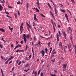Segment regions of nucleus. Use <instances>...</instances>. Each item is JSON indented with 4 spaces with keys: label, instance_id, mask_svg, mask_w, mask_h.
Listing matches in <instances>:
<instances>
[{
    "label": "nucleus",
    "instance_id": "obj_1",
    "mask_svg": "<svg viewBox=\"0 0 76 76\" xmlns=\"http://www.w3.org/2000/svg\"><path fill=\"white\" fill-rule=\"evenodd\" d=\"M52 3L53 4L54 6L55 7V8L54 10V11L56 15V16H57L58 15L57 14V8H56V6L55 5V4H54V2H53V3Z\"/></svg>",
    "mask_w": 76,
    "mask_h": 76
},
{
    "label": "nucleus",
    "instance_id": "obj_2",
    "mask_svg": "<svg viewBox=\"0 0 76 76\" xmlns=\"http://www.w3.org/2000/svg\"><path fill=\"white\" fill-rule=\"evenodd\" d=\"M39 53H40L42 54V56L44 57V55H45V52L44 50H42Z\"/></svg>",
    "mask_w": 76,
    "mask_h": 76
},
{
    "label": "nucleus",
    "instance_id": "obj_3",
    "mask_svg": "<svg viewBox=\"0 0 76 76\" xmlns=\"http://www.w3.org/2000/svg\"><path fill=\"white\" fill-rule=\"evenodd\" d=\"M23 39L24 41V42L25 44H26V38H25L26 37V34H23Z\"/></svg>",
    "mask_w": 76,
    "mask_h": 76
},
{
    "label": "nucleus",
    "instance_id": "obj_4",
    "mask_svg": "<svg viewBox=\"0 0 76 76\" xmlns=\"http://www.w3.org/2000/svg\"><path fill=\"white\" fill-rule=\"evenodd\" d=\"M62 34H63V35L64 36L65 39H67V37H66V33H65V32L64 31H62Z\"/></svg>",
    "mask_w": 76,
    "mask_h": 76
},
{
    "label": "nucleus",
    "instance_id": "obj_5",
    "mask_svg": "<svg viewBox=\"0 0 76 76\" xmlns=\"http://www.w3.org/2000/svg\"><path fill=\"white\" fill-rule=\"evenodd\" d=\"M22 47V46H21L20 45H17L14 48V50H15L16 49V48H18V47Z\"/></svg>",
    "mask_w": 76,
    "mask_h": 76
},
{
    "label": "nucleus",
    "instance_id": "obj_6",
    "mask_svg": "<svg viewBox=\"0 0 76 76\" xmlns=\"http://www.w3.org/2000/svg\"><path fill=\"white\" fill-rule=\"evenodd\" d=\"M68 48H69V50L70 51V53H71V49H70V47L71 48L72 47L71 46V45H69V44H67Z\"/></svg>",
    "mask_w": 76,
    "mask_h": 76
},
{
    "label": "nucleus",
    "instance_id": "obj_7",
    "mask_svg": "<svg viewBox=\"0 0 76 76\" xmlns=\"http://www.w3.org/2000/svg\"><path fill=\"white\" fill-rule=\"evenodd\" d=\"M34 19L35 20H36L37 22H38V20L37 19V18H36V14H34Z\"/></svg>",
    "mask_w": 76,
    "mask_h": 76
},
{
    "label": "nucleus",
    "instance_id": "obj_8",
    "mask_svg": "<svg viewBox=\"0 0 76 76\" xmlns=\"http://www.w3.org/2000/svg\"><path fill=\"white\" fill-rule=\"evenodd\" d=\"M52 53L53 54H55L57 53V52L55 51V49H53L52 52Z\"/></svg>",
    "mask_w": 76,
    "mask_h": 76
},
{
    "label": "nucleus",
    "instance_id": "obj_9",
    "mask_svg": "<svg viewBox=\"0 0 76 76\" xmlns=\"http://www.w3.org/2000/svg\"><path fill=\"white\" fill-rule=\"evenodd\" d=\"M20 32H22V31H23V27L22 26H20Z\"/></svg>",
    "mask_w": 76,
    "mask_h": 76
},
{
    "label": "nucleus",
    "instance_id": "obj_10",
    "mask_svg": "<svg viewBox=\"0 0 76 76\" xmlns=\"http://www.w3.org/2000/svg\"><path fill=\"white\" fill-rule=\"evenodd\" d=\"M59 46L61 47V48H62L63 47V46H62V43H61V42H60L59 43Z\"/></svg>",
    "mask_w": 76,
    "mask_h": 76
},
{
    "label": "nucleus",
    "instance_id": "obj_11",
    "mask_svg": "<svg viewBox=\"0 0 76 76\" xmlns=\"http://www.w3.org/2000/svg\"><path fill=\"white\" fill-rule=\"evenodd\" d=\"M0 31H2V32H4V29L1 28H0Z\"/></svg>",
    "mask_w": 76,
    "mask_h": 76
},
{
    "label": "nucleus",
    "instance_id": "obj_12",
    "mask_svg": "<svg viewBox=\"0 0 76 76\" xmlns=\"http://www.w3.org/2000/svg\"><path fill=\"white\" fill-rule=\"evenodd\" d=\"M51 22H52V23L53 26V29H54V31H55V27L54 26V23H53V21H52Z\"/></svg>",
    "mask_w": 76,
    "mask_h": 76
},
{
    "label": "nucleus",
    "instance_id": "obj_13",
    "mask_svg": "<svg viewBox=\"0 0 76 76\" xmlns=\"http://www.w3.org/2000/svg\"><path fill=\"white\" fill-rule=\"evenodd\" d=\"M60 10L63 13H65V12H66V11L64 10H62L61 9H60Z\"/></svg>",
    "mask_w": 76,
    "mask_h": 76
},
{
    "label": "nucleus",
    "instance_id": "obj_14",
    "mask_svg": "<svg viewBox=\"0 0 76 76\" xmlns=\"http://www.w3.org/2000/svg\"><path fill=\"white\" fill-rule=\"evenodd\" d=\"M66 49H67V46H64V50L65 53H66Z\"/></svg>",
    "mask_w": 76,
    "mask_h": 76
},
{
    "label": "nucleus",
    "instance_id": "obj_15",
    "mask_svg": "<svg viewBox=\"0 0 76 76\" xmlns=\"http://www.w3.org/2000/svg\"><path fill=\"white\" fill-rule=\"evenodd\" d=\"M56 38L57 41H59V37H58V34L57 35Z\"/></svg>",
    "mask_w": 76,
    "mask_h": 76
},
{
    "label": "nucleus",
    "instance_id": "obj_16",
    "mask_svg": "<svg viewBox=\"0 0 76 76\" xmlns=\"http://www.w3.org/2000/svg\"><path fill=\"white\" fill-rule=\"evenodd\" d=\"M18 52H19V53H20V52H21V53H23L25 52V50H18Z\"/></svg>",
    "mask_w": 76,
    "mask_h": 76
},
{
    "label": "nucleus",
    "instance_id": "obj_17",
    "mask_svg": "<svg viewBox=\"0 0 76 76\" xmlns=\"http://www.w3.org/2000/svg\"><path fill=\"white\" fill-rule=\"evenodd\" d=\"M66 66H67V64H64L63 65V68H66Z\"/></svg>",
    "mask_w": 76,
    "mask_h": 76
},
{
    "label": "nucleus",
    "instance_id": "obj_18",
    "mask_svg": "<svg viewBox=\"0 0 76 76\" xmlns=\"http://www.w3.org/2000/svg\"><path fill=\"white\" fill-rule=\"evenodd\" d=\"M29 3H27V4H26L27 9H28V7H29Z\"/></svg>",
    "mask_w": 76,
    "mask_h": 76
},
{
    "label": "nucleus",
    "instance_id": "obj_19",
    "mask_svg": "<svg viewBox=\"0 0 76 76\" xmlns=\"http://www.w3.org/2000/svg\"><path fill=\"white\" fill-rule=\"evenodd\" d=\"M3 7H2V6L0 5V10L2 11Z\"/></svg>",
    "mask_w": 76,
    "mask_h": 76
},
{
    "label": "nucleus",
    "instance_id": "obj_20",
    "mask_svg": "<svg viewBox=\"0 0 76 76\" xmlns=\"http://www.w3.org/2000/svg\"><path fill=\"white\" fill-rule=\"evenodd\" d=\"M70 31H71V32H72V29L70 28V27H69L68 32H69V31L70 32Z\"/></svg>",
    "mask_w": 76,
    "mask_h": 76
},
{
    "label": "nucleus",
    "instance_id": "obj_21",
    "mask_svg": "<svg viewBox=\"0 0 76 76\" xmlns=\"http://www.w3.org/2000/svg\"><path fill=\"white\" fill-rule=\"evenodd\" d=\"M52 49H53V48H50V52H49V54H50L51 53V51H52Z\"/></svg>",
    "mask_w": 76,
    "mask_h": 76
},
{
    "label": "nucleus",
    "instance_id": "obj_22",
    "mask_svg": "<svg viewBox=\"0 0 76 76\" xmlns=\"http://www.w3.org/2000/svg\"><path fill=\"white\" fill-rule=\"evenodd\" d=\"M48 6L49 7H50V8H51V5H50V3H49L48 2Z\"/></svg>",
    "mask_w": 76,
    "mask_h": 76
},
{
    "label": "nucleus",
    "instance_id": "obj_23",
    "mask_svg": "<svg viewBox=\"0 0 76 76\" xmlns=\"http://www.w3.org/2000/svg\"><path fill=\"white\" fill-rule=\"evenodd\" d=\"M14 15H15V18L16 19H17V18H18V17H17V14H14Z\"/></svg>",
    "mask_w": 76,
    "mask_h": 76
},
{
    "label": "nucleus",
    "instance_id": "obj_24",
    "mask_svg": "<svg viewBox=\"0 0 76 76\" xmlns=\"http://www.w3.org/2000/svg\"><path fill=\"white\" fill-rule=\"evenodd\" d=\"M7 17H8V18H10V20H12V17H10V16H9L8 15H7Z\"/></svg>",
    "mask_w": 76,
    "mask_h": 76
},
{
    "label": "nucleus",
    "instance_id": "obj_25",
    "mask_svg": "<svg viewBox=\"0 0 76 76\" xmlns=\"http://www.w3.org/2000/svg\"><path fill=\"white\" fill-rule=\"evenodd\" d=\"M65 16L66 18H68V15H67V14H65Z\"/></svg>",
    "mask_w": 76,
    "mask_h": 76
},
{
    "label": "nucleus",
    "instance_id": "obj_26",
    "mask_svg": "<svg viewBox=\"0 0 76 76\" xmlns=\"http://www.w3.org/2000/svg\"><path fill=\"white\" fill-rule=\"evenodd\" d=\"M50 13L51 16H52L54 18V15H53V13H52V12H51V11H50Z\"/></svg>",
    "mask_w": 76,
    "mask_h": 76
},
{
    "label": "nucleus",
    "instance_id": "obj_27",
    "mask_svg": "<svg viewBox=\"0 0 76 76\" xmlns=\"http://www.w3.org/2000/svg\"><path fill=\"white\" fill-rule=\"evenodd\" d=\"M36 10H37V12H39V10H38V9L36 8Z\"/></svg>",
    "mask_w": 76,
    "mask_h": 76
},
{
    "label": "nucleus",
    "instance_id": "obj_28",
    "mask_svg": "<svg viewBox=\"0 0 76 76\" xmlns=\"http://www.w3.org/2000/svg\"><path fill=\"white\" fill-rule=\"evenodd\" d=\"M29 66V64H26V65L25 66V67H28Z\"/></svg>",
    "mask_w": 76,
    "mask_h": 76
},
{
    "label": "nucleus",
    "instance_id": "obj_29",
    "mask_svg": "<svg viewBox=\"0 0 76 76\" xmlns=\"http://www.w3.org/2000/svg\"><path fill=\"white\" fill-rule=\"evenodd\" d=\"M58 31L59 36H61V33H60V31L59 30H58Z\"/></svg>",
    "mask_w": 76,
    "mask_h": 76
},
{
    "label": "nucleus",
    "instance_id": "obj_30",
    "mask_svg": "<svg viewBox=\"0 0 76 76\" xmlns=\"http://www.w3.org/2000/svg\"><path fill=\"white\" fill-rule=\"evenodd\" d=\"M39 1H37V6H39Z\"/></svg>",
    "mask_w": 76,
    "mask_h": 76
},
{
    "label": "nucleus",
    "instance_id": "obj_31",
    "mask_svg": "<svg viewBox=\"0 0 76 76\" xmlns=\"http://www.w3.org/2000/svg\"><path fill=\"white\" fill-rule=\"evenodd\" d=\"M28 70H29V69H27V70H25L24 71V72H28Z\"/></svg>",
    "mask_w": 76,
    "mask_h": 76
},
{
    "label": "nucleus",
    "instance_id": "obj_32",
    "mask_svg": "<svg viewBox=\"0 0 76 76\" xmlns=\"http://www.w3.org/2000/svg\"><path fill=\"white\" fill-rule=\"evenodd\" d=\"M50 76H56V75L55 74L53 75L51 74H50Z\"/></svg>",
    "mask_w": 76,
    "mask_h": 76
},
{
    "label": "nucleus",
    "instance_id": "obj_33",
    "mask_svg": "<svg viewBox=\"0 0 76 76\" xmlns=\"http://www.w3.org/2000/svg\"><path fill=\"white\" fill-rule=\"evenodd\" d=\"M26 25L27 26H29V24H28V23L27 22H26Z\"/></svg>",
    "mask_w": 76,
    "mask_h": 76
},
{
    "label": "nucleus",
    "instance_id": "obj_34",
    "mask_svg": "<svg viewBox=\"0 0 76 76\" xmlns=\"http://www.w3.org/2000/svg\"><path fill=\"white\" fill-rule=\"evenodd\" d=\"M41 70V69L39 70V71L38 72V75H39V74L40 73V70Z\"/></svg>",
    "mask_w": 76,
    "mask_h": 76
},
{
    "label": "nucleus",
    "instance_id": "obj_35",
    "mask_svg": "<svg viewBox=\"0 0 76 76\" xmlns=\"http://www.w3.org/2000/svg\"><path fill=\"white\" fill-rule=\"evenodd\" d=\"M50 45L51 43L50 42H49L48 44V47H50Z\"/></svg>",
    "mask_w": 76,
    "mask_h": 76
},
{
    "label": "nucleus",
    "instance_id": "obj_36",
    "mask_svg": "<svg viewBox=\"0 0 76 76\" xmlns=\"http://www.w3.org/2000/svg\"><path fill=\"white\" fill-rule=\"evenodd\" d=\"M20 3V1H18L17 2V4H19Z\"/></svg>",
    "mask_w": 76,
    "mask_h": 76
},
{
    "label": "nucleus",
    "instance_id": "obj_37",
    "mask_svg": "<svg viewBox=\"0 0 76 76\" xmlns=\"http://www.w3.org/2000/svg\"><path fill=\"white\" fill-rule=\"evenodd\" d=\"M40 38H45V37H44L42 36H40L39 37Z\"/></svg>",
    "mask_w": 76,
    "mask_h": 76
},
{
    "label": "nucleus",
    "instance_id": "obj_38",
    "mask_svg": "<svg viewBox=\"0 0 76 76\" xmlns=\"http://www.w3.org/2000/svg\"><path fill=\"white\" fill-rule=\"evenodd\" d=\"M20 64H21V61H20L19 62V63H18V66H19V65H20Z\"/></svg>",
    "mask_w": 76,
    "mask_h": 76
},
{
    "label": "nucleus",
    "instance_id": "obj_39",
    "mask_svg": "<svg viewBox=\"0 0 76 76\" xmlns=\"http://www.w3.org/2000/svg\"><path fill=\"white\" fill-rule=\"evenodd\" d=\"M24 60H29V59H28V58H27V57L24 58Z\"/></svg>",
    "mask_w": 76,
    "mask_h": 76
},
{
    "label": "nucleus",
    "instance_id": "obj_40",
    "mask_svg": "<svg viewBox=\"0 0 76 76\" xmlns=\"http://www.w3.org/2000/svg\"><path fill=\"white\" fill-rule=\"evenodd\" d=\"M45 51H48V49H47V48H45Z\"/></svg>",
    "mask_w": 76,
    "mask_h": 76
},
{
    "label": "nucleus",
    "instance_id": "obj_41",
    "mask_svg": "<svg viewBox=\"0 0 76 76\" xmlns=\"http://www.w3.org/2000/svg\"><path fill=\"white\" fill-rule=\"evenodd\" d=\"M74 47H75L74 49L75 50V51H76V45H75Z\"/></svg>",
    "mask_w": 76,
    "mask_h": 76
},
{
    "label": "nucleus",
    "instance_id": "obj_42",
    "mask_svg": "<svg viewBox=\"0 0 76 76\" xmlns=\"http://www.w3.org/2000/svg\"><path fill=\"white\" fill-rule=\"evenodd\" d=\"M41 76H44V74H43V73L42 72L41 73Z\"/></svg>",
    "mask_w": 76,
    "mask_h": 76
},
{
    "label": "nucleus",
    "instance_id": "obj_43",
    "mask_svg": "<svg viewBox=\"0 0 76 76\" xmlns=\"http://www.w3.org/2000/svg\"><path fill=\"white\" fill-rule=\"evenodd\" d=\"M41 15L42 16V17H44V18L45 17V16H44V15L43 14H41Z\"/></svg>",
    "mask_w": 76,
    "mask_h": 76
},
{
    "label": "nucleus",
    "instance_id": "obj_44",
    "mask_svg": "<svg viewBox=\"0 0 76 76\" xmlns=\"http://www.w3.org/2000/svg\"><path fill=\"white\" fill-rule=\"evenodd\" d=\"M34 75H35V76H36V75H37V72H34Z\"/></svg>",
    "mask_w": 76,
    "mask_h": 76
},
{
    "label": "nucleus",
    "instance_id": "obj_45",
    "mask_svg": "<svg viewBox=\"0 0 76 76\" xmlns=\"http://www.w3.org/2000/svg\"><path fill=\"white\" fill-rule=\"evenodd\" d=\"M8 7L9 8H10V9H12V8H13V7H11L10 6H9Z\"/></svg>",
    "mask_w": 76,
    "mask_h": 76
},
{
    "label": "nucleus",
    "instance_id": "obj_46",
    "mask_svg": "<svg viewBox=\"0 0 76 76\" xmlns=\"http://www.w3.org/2000/svg\"><path fill=\"white\" fill-rule=\"evenodd\" d=\"M14 57H15L14 56H11V58H11V60H12V58H14Z\"/></svg>",
    "mask_w": 76,
    "mask_h": 76
},
{
    "label": "nucleus",
    "instance_id": "obj_47",
    "mask_svg": "<svg viewBox=\"0 0 76 76\" xmlns=\"http://www.w3.org/2000/svg\"><path fill=\"white\" fill-rule=\"evenodd\" d=\"M18 14L19 16H20V13L19 12V11L18 10Z\"/></svg>",
    "mask_w": 76,
    "mask_h": 76
},
{
    "label": "nucleus",
    "instance_id": "obj_48",
    "mask_svg": "<svg viewBox=\"0 0 76 76\" xmlns=\"http://www.w3.org/2000/svg\"><path fill=\"white\" fill-rule=\"evenodd\" d=\"M32 52L33 54H34V50L33 49V48H32Z\"/></svg>",
    "mask_w": 76,
    "mask_h": 76
},
{
    "label": "nucleus",
    "instance_id": "obj_49",
    "mask_svg": "<svg viewBox=\"0 0 76 76\" xmlns=\"http://www.w3.org/2000/svg\"><path fill=\"white\" fill-rule=\"evenodd\" d=\"M8 61H9L8 60L7 61L5 62V64H7Z\"/></svg>",
    "mask_w": 76,
    "mask_h": 76
},
{
    "label": "nucleus",
    "instance_id": "obj_50",
    "mask_svg": "<svg viewBox=\"0 0 76 76\" xmlns=\"http://www.w3.org/2000/svg\"><path fill=\"white\" fill-rule=\"evenodd\" d=\"M66 68H63V71L64 72V71H65V70H66Z\"/></svg>",
    "mask_w": 76,
    "mask_h": 76
},
{
    "label": "nucleus",
    "instance_id": "obj_51",
    "mask_svg": "<svg viewBox=\"0 0 76 76\" xmlns=\"http://www.w3.org/2000/svg\"><path fill=\"white\" fill-rule=\"evenodd\" d=\"M0 48H3V46H2V45H1L0 44Z\"/></svg>",
    "mask_w": 76,
    "mask_h": 76
},
{
    "label": "nucleus",
    "instance_id": "obj_52",
    "mask_svg": "<svg viewBox=\"0 0 76 76\" xmlns=\"http://www.w3.org/2000/svg\"><path fill=\"white\" fill-rule=\"evenodd\" d=\"M55 60H56V59H55L54 60H51L52 61H53V62H55Z\"/></svg>",
    "mask_w": 76,
    "mask_h": 76
},
{
    "label": "nucleus",
    "instance_id": "obj_53",
    "mask_svg": "<svg viewBox=\"0 0 76 76\" xmlns=\"http://www.w3.org/2000/svg\"><path fill=\"white\" fill-rule=\"evenodd\" d=\"M40 43H41V42H40V41H39L38 44H39L40 45H41V44H40Z\"/></svg>",
    "mask_w": 76,
    "mask_h": 76
},
{
    "label": "nucleus",
    "instance_id": "obj_54",
    "mask_svg": "<svg viewBox=\"0 0 76 76\" xmlns=\"http://www.w3.org/2000/svg\"><path fill=\"white\" fill-rule=\"evenodd\" d=\"M71 1L73 3H75V1L74 0H72V1Z\"/></svg>",
    "mask_w": 76,
    "mask_h": 76
},
{
    "label": "nucleus",
    "instance_id": "obj_55",
    "mask_svg": "<svg viewBox=\"0 0 76 76\" xmlns=\"http://www.w3.org/2000/svg\"><path fill=\"white\" fill-rule=\"evenodd\" d=\"M6 13V14H7V15H9V13L7 12L6 11V12H5Z\"/></svg>",
    "mask_w": 76,
    "mask_h": 76
},
{
    "label": "nucleus",
    "instance_id": "obj_56",
    "mask_svg": "<svg viewBox=\"0 0 76 76\" xmlns=\"http://www.w3.org/2000/svg\"><path fill=\"white\" fill-rule=\"evenodd\" d=\"M0 1H1V3H4V2L1 1V0H0Z\"/></svg>",
    "mask_w": 76,
    "mask_h": 76
},
{
    "label": "nucleus",
    "instance_id": "obj_57",
    "mask_svg": "<svg viewBox=\"0 0 76 76\" xmlns=\"http://www.w3.org/2000/svg\"><path fill=\"white\" fill-rule=\"evenodd\" d=\"M23 40H22V41H21L20 43H21V44H23Z\"/></svg>",
    "mask_w": 76,
    "mask_h": 76
},
{
    "label": "nucleus",
    "instance_id": "obj_58",
    "mask_svg": "<svg viewBox=\"0 0 76 76\" xmlns=\"http://www.w3.org/2000/svg\"><path fill=\"white\" fill-rule=\"evenodd\" d=\"M34 40H37V38L35 37H34Z\"/></svg>",
    "mask_w": 76,
    "mask_h": 76
},
{
    "label": "nucleus",
    "instance_id": "obj_59",
    "mask_svg": "<svg viewBox=\"0 0 76 76\" xmlns=\"http://www.w3.org/2000/svg\"><path fill=\"white\" fill-rule=\"evenodd\" d=\"M11 60V58H9L8 59V61H10V60Z\"/></svg>",
    "mask_w": 76,
    "mask_h": 76
},
{
    "label": "nucleus",
    "instance_id": "obj_60",
    "mask_svg": "<svg viewBox=\"0 0 76 76\" xmlns=\"http://www.w3.org/2000/svg\"><path fill=\"white\" fill-rule=\"evenodd\" d=\"M28 58H29L30 59L31 58V55H30V56H29V57H28Z\"/></svg>",
    "mask_w": 76,
    "mask_h": 76
},
{
    "label": "nucleus",
    "instance_id": "obj_61",
    "mask_svg": "<svg viewBox=\"0 0 76 76\" xmlns=\"http://www.w3.org/2000/svg\"><path fill=\"white\" fill-rule=\"evenodd\" d=\"M29 26V27L31 29H32V28H31V26Z\"/></svg>",
    "mask_w": 76,
    "mask_h": 76
},
{
    "label": "nucleus",
    "instance_id": "obj_62",
    "mask_svg": "<svg viewBox=\"0 0 76 76\" xmlns=\"http://www.w3.org/2000/svg\"><path fill=\"white\" fill-rule=\"evenodd\" d=\"M70 14L71 16H72V13H71V12L69 13Z\"/></svg>",
    "mask_w": 76,
    "mask_h": 76
},
{
    "label": "nucleus",
    "instance_id": "obj_63",
    "mask_svg": "<svg viewBox=\"0 0 76 76\" xmlns=\"http://www.w3.org/2000/svg\"><path fill=\"white\" fill-rule=\"evenodd\" d=\"M18 62H19V60H17L16 61V63L17 64H18Z\"/></svg>",
    "mask_w": 76,
    "mask_h": 76
},
{
    "label": "nucleus",
    "instance_id": "obj_64",
    "mask_svg": "<svg viewBox=\"0 0 76 76\" xmlns=\"http://www.w3.org/2000/svg\"><path fill=\"white\" fill-rule=\"evenodd\" d=\"M54 56V54H52L51 55V57H53Z\"/></svg>",
    "mask_w": 76,
    "mask_h": 76
}]
</instances>
